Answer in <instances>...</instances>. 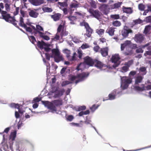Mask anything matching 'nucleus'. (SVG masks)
Wrapping results in <instances>:
<instances>
[{
	"instance_id": "1",
	"label": "nucleus",
	"mask_w": 151,
	"mask_h": 151,
	"mask_svg": "<svg viewBox=\"0 0 151 151\" xmlns=\"http://www.w3.org/2000/svg\"><path fill=\"white\" fill-rule=\"evenodd\" d=\"M83 63L88 66H104V64L102 62L96 59H93L88 56H86L83 58Z\"/></svg>"
},
{
	"instance_id": "2",
	"label": "nucleus",
	"mask_w": 151,
	"mask_h": 151,
	"mask_svg": "<svg viewBox=\"0 0 151 151\" xmlns=\"http://www.w3.org/2000/svg\"><path fill=\"white\" fill-rule=\"evenodd\" d=\"M1 15L3 19L6 22L12 24L17 28L19 27L17 23L18 21L15 19L14 17H11L10 14L8 13L6 11H3L1 13Z\"/></svg>"
},
{
	"instance_id": "3",
	"label": "nucleus",
	"mask_w": 151,
	"mask_h": 151,
	"mask_svg": "<svg viewBox=\"0 0 151 151\" xmlns=\"http://www.w3.org/2000/svg\"><path fill=\"white\" fill-rule=\"evenodd\" d=\"M121 79L123 89L127 88L129 85L131 83L132 81V79L131 78H128L126 76H121Z\"/></svg>"
},
{
	"instance_id": "4",
	"label": "nucleus",
	"mask_w": 151,
	"mask_h": 151,
	"mask_svg": "<svg viewBox=\"0 0 151 151\" xmlns=\"http://www.w3.org/2000/svg\"><path fill=\"white\" fill-rule=\"evenodd\" d=\"M89 73L88 72H83L77 74L76 76H72L69 80L71 81H73L76 78H80L81 80H83L89 76Z\"/></svg>"
},
{
	"instance_id": "5",
	"label": "nucleus",
	"mask_w": 151,
	"mask_h": 151,
	"mask_svg": "<svg viewBox=\"0 0 151 151\" xmlns=\"http://www.w3.org/2000/svg\"><path fill=\"white\" fill-rule=\"evenodd\" d=\"M145 38L144 35L141 33L136 34L134 37V41L137 43L141 44L145 40Z\"/></svg>"
},
{
	"instance_id": "6",
	"label": "nucleus",
	"mask_w": 151,
	"mask_h": 151,
	"mask_svg": "<svg viewBox=\"0 0 151 151\" xmlns=\"http://www.w3.org/2000/svg\"><path fill=\"white\" fill-rule=\"evenodd\" d=\"M120 58L118 54H115L113 55L111 58V60L112 63H114L115 65L114 66H118L120 63ZM112 66H114L113 65Z\"/></svg>"
},
{
	"instance_id": "7",
	"label": "nucleus",
	"mask_w": 151,
	"mask_h": 151,
	"mask_svg": "<svg viewBox=\"0 0 151 151\" xmlns=\"http://www.w3.org/2000/svg\"><path fill=\"white\" fill-rule=\"evenodd\" d=\"M132 33L133 31L132 29H129L128 26H125L122 31V34L124 37L126 38L128 37L129 33Z\"/></svg>"
},
{
	"instance_id": "8",
	"label": "nucleus",
	"mask_w": 151,
	"mask_h": 151,
	"mask_svg": "<svg viewBox=\"0 0 151 151\" xmlns=\"http://www.w3.org/2000/svg\"><path fill=\"white\" fill-rule=\"evenodd\" d=\"M89 12L94 17L99 20L100 18V17L102 14L101 12L98 10H94L91 9H90L89 10Z\"/></svg>"
},
{
	"instance_id": "9",
	"label": "nucleus",
	"mask_w": 151,
	"mask_h": 151,
	"mask_svg": "<svg viewBox=\"0 0 151 151\" xmlns=\"http://www.w3.org/2000/svg\"><path fill=\"white\" fill-rule=\"evenodd\" d=\"M29 2L33 5L35 6H40L44 3V0H28Z\"/></svg>"
},
{
	"instance_id": "10",
	"label": "nucleus",
	"mask_w": 151,
	"mask_h": 151,
	"mask_svg": "<svg viewBox=\"0 0 151 151\" xmlns=\"http://www.w3.org/2000/svg\"><path fill=\"white\" fill-rule=\"evenodd\" d=\"M109 49L108 47H105L100 49V52L103 57H106L108 55Z\"/></svg>"
},
{
	"instance_id": "11",
	"label": "nucleus",
	"mask_w": 151,
	"mask_h": 151,
	"mask_svg": "<svg viewBox=\"0 0 151 151\" xmlns=\"http://www.w3.org/2000/svg\"><path fill=\"white\" fill-rule=\"evenodd\" d=\"M28 10L29 11V14L30 16L35 18H37L38 17L39 14L36 12V9L32 10L29 9Z\"/></svg>"
},
{
	"instance_id": "12",
	"label": "nucleus",
	"mask_w": 151,
	"mask_h": 151,
	"mask_svg": "<svg viewBox=\"0 0 151 151\" xmlns=\"http://www.w3.org/2000/svg\"><path fill=\"white\" fill-rule=\"evenodd\" d=\"M64 92V91L63 90H58V89H56L53 93H55V94L54 97L55 98L59 97L62 96Z\"/></svg>"
},
{
	"instance_id": "13",
	"label": "nucleus",
	"mask_w": 151,
	"mask_h": 151,
	"mask_svg": "<svg viewBox=\"0 0 151 151\" xmlns=\"http://www.w3.org/2000/svg\"><path fill=\"white\" fill-rule=\"evenodd\" d=\"M86 33L84 34L86 35L88 37L91 36V34L93 32V30L90 27L89 25L86 28Z\"/></svg>"
},
{
	"instance_id": "14",
	"label": "nucleus",
	"mask_w": 151,
	"mask_h": 151,
	"mask_svg": "<svg viewBox=\"0 0 151 151\" xmlns=\"http://www.w3.org/2000/svg\"><path fill=\"white\" fill-rule=\"evenodd\" d=\"M52 102L54 105L57 107L60 106L62 105L63 104V100L61 99L54 100Z\"/></svg>"
},
{
	"instance_id": "15",
	"label": "nucleus",
	"mask_w": 151,
	"mask_h": 151,
	"mask_svg": "<svg viewBox=\"0 0 151 151\" xmlns=\"http://www.w3.org/2000/svg\"><path fill=\"white\" fill-rule=\"evenodd\" d=\"M61 14L60 13H55L54 14L51 15V18L54 21H56L59 20L61 17Z\"/></svg>"
},
{
	"instance_id": "16",
	"label": "nucleus",
	"mask_w": 151,
	"mask_h": 151,
	"mask_svg": "<svg viewBox=\"0 0 151 151\" xmlns=\"http://www.w3.org/2000/svg\"><path fill=\"white\" fill-rule=\"evenodd\" d=\"M36 29L35 32H34V33L35 34H37V33H38L40 35V32H42H42H44V29L42 27L39 25H37L36 26Z\"/></svg>"
},
{
	"instance_id": "17",
	"label": "nucleus",
	"mask_w": 151,
	"mask_h": 151,
	"mask_svg": "<svg viewBox=\"0 0 151 151\" xmlns=\"http://www.w3.org/2000/svg\"><path fill=\"white\" fill-rule=\"evenodd\" d=\"M115 28L113 27H109L106 30V32L108 33L109 35L112 36L114 35Z\"/></svg>"
},
{
	"instance_id": "18",
	"label": "nucleus",
	"mask_w": 151,
	"mask_h": 151,
	"mask_svg": "<svg viewBox=\"0 0 151 151\" xmlns=\"http://www.w3.org/2000/svg\"><path fill=\"white\" fill-rule=\"evenodd\" d=\"M48 108L50 109L52 112H56L57 111V108L52 102L50 103Z\"/></svg>"
},
{
	"instance_id": "19",
	"label": "nucleus",
	"mask_w": 151,
	"mask_h": 151,
	"mask_svg": "<svg viewBox=\"0 0 151 151\" xmlns=\"http://www.w3.org/2000/svg\"><path fill=\"white\" fill-rule=\"evenodd\" d=\"M54 59L55 61L58 63L61 60H63L64 59L63 55H60V53L58 55L54 56Z\"/></svg>"
},
{
	"instance_id": "20",
	"label": "nucleus",
	"mask_w": 151,
	"mask_h": 151,
	"mask_svg": "<svg viewBox=\"0 0 151 151\" xmlns=\"http://www.w3.org/2000/svg\"><path fill=\"white\" fill-rule=\"evenodd\" d=\"M122 9L123 12L126 13L127 14H130L132 12V10L130 7H126L124 6H123Z\"/></svg>"
},
{
	"instance_id": "21",
	"label": "nucleus",
	"mask_w": 151,
	"mask_h": 151,
	"mask_svg": "<svg viewBox=\"0 0 151 151\" xmlns=\"http://www.w3.org/2000/svg\"><path fill=\"white\" fill-rule=\"evenodd\" d=\"M141 86V87L139 86H135L134 88L135 90L139 91H142L145 90V85L144 84H142Z\"/></svg>"
},
{
	"instance_id": "22",
	"label": "nucleus",
	"mask_w": 151,
	"mask_h": 151,
	"mask_svg": "<svg viewBox=\"0 0 151 151\" xmlns=\"http://www.w3.org/2000/svg\"><path fill=\"white\" fill-rule=\"evenodd\" d=\"M75 1V2L71 3L70 5V8L71 10H72L73 9V8H77L79 7V6L80 4L76 1Z\"/></svg>"
},
{
	"instance_id": "23",
	"label": "nucleus",
	"mask_w": 151,
	"mask_h": 151,
	"mask_svg": "<svg viewBox=\"0 0 151 151\" xmlns=\"http://www.w3.org/2000/svg\"><path fill=\"white\" fill-rule=\"evenodd\" d=\"M116 96V93L115 92H111V93L108 96L109 99L106 100L104 99L103 101H104L106 100H108L109 99L112 100L114 99L115 98Z\"/></svg>"
},
{
	"instance_id": "24",
	"label": "nucleus",
	"mask_w": 151,
	"mask_h": 151,
	"mask_svg": "<svg viewBox=\"0 0 151 151\" xmlns=\"http://www.w3.org/2000/svg\"><path fill=\"white\" fill-rule=\"evenodd\" d=\"M46 45V44L43 41L41 42L38 41L37 43V46L41 49H42L43 48V46Z\"/></svg>"
},
{
	"instance_id": "25",
	"label": "nucleus",
	"mask_w": 151,
	"mask_h": 151,
	"mask_svg": "<svg viewBox=\"0 0 151 151\" xmlns=\"http://www.w3.org/2000/svg\"><path fill=\"white\" fill-rule=\"evenodd\" d=\"M131 41H126L125 43L121 44V50H124L125 48L129 45L130 44Z\"/></svg>"
},
{
	"instance_id": "26",
	"label": "nucleus",
	"mask_w": 151,
	"mask_h": 151,
	"mask_svg": "<svg viewBox=\"0 0 151 151\" xmlns=\"http://www.w3.org/2000/svg\"><path fill=\"white\" fill-rule=\"evenodd\" d=\"M16 135L17 131H16L11 132L9 137L10 139L12 141L14 140L16 137Z\"/></svg>"
},
{
	"instance_id": "27",
	"label": "nucleus",
	"mask_w": 151,
	"mask_h": 151,
	"mask_svg": "<svg viewBox=\"0 0 151 151\" xmlns=\"http://www.w3.org/2000/svg\"><path fill=\"white\" fill-rule=\"evenodd\" d=\"M58 4L60 5V8L61 9H63L64 8L67 7L68 6L67 2H58Z\"/></svg>"
},
{
	"instance_id": "28",
	"label": "nucleus",
	"mask_w": 151,
	"mask_h": 151,
	"mask_svg": "<svg viewBox=\"0 0 151 151\" xmlns=\"http://www.w3.org/2000/svg\"><path fill=\"white\" fill-rule=\"evenodd\" d=\"M143 77L141 76H137L135 79V85L138 84L140 83L142 81Z\"/></svg>"
},
{
	"instance_id": "29",
	"label": "nucleus",
	"mask_w": 151,
	"mask_h": 151,
	"mask_svg": "<svg viewBox=\"0 0 151 151\" xmlns=\"http://www.w3.org/2000/svg\"><path fill=\"white\" fill-rule=\"evenodd\" d=\"M19 25L23 27H26V24L24 22V19L22 17H20L19 20Z\"/></svg>"
},
{
	"instance_id": "30",
	"label": "nucleus",
	"mask_w": 151,
	"mask_h": 151,
	"mask_svg": "<svg viewBox=\"0 0 151 151\" xmlns=\"http://www.w3.org/2000/svg\"><path fill=\"white\" fill-rule=\"evenodd\" d=\"M112 25L114 27H119L121 25V22L118 21L116 20L113 21L112 23Z\"/></svg>"
},
{
	"instance_id": "31",
	"label": "nucleus",
	"mask_w": 151,
	"mask_h": 151,
	"mask_svg": "<svg viewBox=\"0 0 151 151\" xmlns=\"http://www.w3.org/2000/svg\"><path fill=\"white\" fill-rule=\"evenodd\" d=\"M40 35L39 36H40L44 39V40H50V37L47 35H44V33L43 32H40Z\"/></svg>"
},
{
	"instance_id": "32",
	"label": "nucleus",
	"mask_w": 151,
	"mask_h": 151,
	"mask_svg": "<svg viewBox=\"0 0 151 151\" xmlns=\"http://www.w3.org/2000/svg\"><path fill=\"white\" fill-rule=\"evenodd\" d=\"M104 30L103 29H97L96 30V32L100 36L104 34Z\"/></svg>"
},
{
	"instance_id": "33",
	"label": "nucleus",
	"mask_w": 151,
	"mask_h": 151,
	"mask_svg": "<svg viewBox=\"0 0 151 151\" xmlns=\"http://www.w3.org/2000/svg\"><path fill=\"white\" fill-rule=\"evenodd\" d=\"M52 53L54 54V56L58 55L59 54H60L59 50L58 49H52Z\"/></svg>"
},
{
	"instance_id": "34",
	"label": "nucleus",
	"mask_w": 151,
	"mask_h": 151,
	"mask_svg": "<svg viewBox=\"0 0 151 151\" xmlns=\"http://www.w3.org/2000/svg\"><path fill=\"white\" fill-rule=\"evenodd\" d=\"M76 56L77 54L76 52H74L72 57L70 56L69 60L70 61H72L76 60L77 59Z\"/></svg>"
},
{
	"instance_id": "35",
	"label": "nucleus",
	"mask_w": 151,
	"mask_h": 151,
	"mask_svg": "<svg viewBox=\"0 0 151 151\" xmlns=\"http://www.w3.org/2000/svg\"><path fill=\"white\" fill-rule=\"evenodd\" d=\"M68 18L70 21V23L71 24H74V21L76 20V17L74 16H70Z\"/></svg>"
},
{
	"instance_id": "36",
	"label": "nucleus",
	"mask_w": 151,
	"mask_h": 151,
	"mask_svg": "<svg viewBox=\"0 0 151 151\" xmlns=\"http://www.w3.org/2000/svg\"><path fill=\"white\" fill-rule=\"evenodd\" d=\"M151 29V26L150 25H147L145 27L144 31V33L147 34L150 31Z\"/></svg>"
},
{
	"instance_id": "37",
	"label": "nucleus",
	"mask_w": 151,
	"mask_h": 151,
	"mask_svg": "<svg viewBox=\"0 0 151 151\" xmlns=\"http://www.w3.org/2000/svg\"><path fill=\"white\" fill-rule=\"evenodd\" d=\"M110 17L114 19H117L120 18L119 15V14H111L110 15Z\"/></svg>"
},
{
	"instance_id": "38",
	"label": "nucleus",
	"mask_w": 151,
	"mask_h": 151,
	"mask_svg": "<svg viewBox=\"0 0 151 151\" xmlns=\"http://www.w3.org/2000/svg\"><path fill=\"white\" fill-rule=\"evenodd\" d=\"M65 53L66 54V56L68 60H69V59H70V51L68 50L65 49Z\"/></svg>"
},
{
	"instance_id": "39",
	"label": "nucleus",
	"mask_w": 151,
	"mask_h": 151,
	"mask_svg": "<svg viewBox=\"0 0 151 151\" xmlns=\"http://www.w3.org/2000/svg\"><path fill=\"white\" fill-rule=\"evenodd\" d=\"M10 106L13 108H19V105L18 104L12 103L10 104Z\"/></svg>"
},
{
	"instance_id": "40",
	"label": "nucleus",
	"mask_w": 151,
	"mask_h": 151,
	"mask_svg": "<svg viewBox=\"0 0 151 151\" xmlns=\"http://www.w3.org/2000/svg\"><path fill=\"white\" fill-rule=\"evenodd\" d=\"M72 83V82L69 81H63L61 83V86H62L63 87L66 85H68L69 84Z\"/></svg>"
},
{
	"instance_id": "41",
	"label": "nucleus",
	"mask_w": 151,
	"mask_h": 151,
	"mask_svg": "<svg viewBox=\"0 0 151 151\" xmlns=\"http://www.w3.org/2000/svg\"><path fill=\"white\" fill-rule=\"evenodd\" d=\"M133 63V60H131L127 62H125L124 65H125V66H130L132 65Z\"/></svg>"
},
{
	"instance_id": "42",
	"label": "nucleus",
	"mask_w": 151,
	"mask_h": 151,
	"mask_svg": "<svg viewBox=\"0 0 151 151\" xmlns=\"http://www.w3.org/2000/svg\"><path fill=\"white\" fill-rule=\"evenodd\" d=\"M43 10L45 12H51L52 11V9L48 7H45L43 8Z\"/></svg>"
},
{
	"instance_id": "43",
	"label": "nucleus",
	"mask_w": 151,
	"mask_h": 151,
	"mask_svg": "<svg viewBox=\"0 0 151 151\" xmlns=\"http://www.w3.org/2000/svg\"><path fill=\"white\" fill-rule=\"evenodd\" d=\"M139 71L143 73V75H145L147 73L146 69L145 67H142L139 68Z\"/></svg>"
},
{
	"instance_id": "44",
	"label": "nucleus",
	"mask_w": 151,
	"mask_h": 151,
	"mask_svg": "<svg viewBox=\"0 0 151 151\" xmlns=\"http://www.w3.org/2000/svg\"><path fill=\"white\" fill-rule=\"evenodd\" d=\"M5 7L6 11L9 12L10 10V4L8 3H6L5 4Z\"/></svg>"
},
{
	"instance_id": "45",
	"label": "nucleus",
	"mask_w": 151,
	"mask_h": 151,
	"mask_svg": "<svg viewBox=\"0 0 151 151\" xmlns=\"http://www.w3.org/2000/svg\"><path fill=\"white\" fill-rule=\"evenodd\" d=\"M145 6L142 4H140L138 5V8L139 10L143 11L145 9Z\"/></svg>"
},
{
	"instance_id": "46",
	"label": "nucleus",
	"mask_w": 151,
	"mask_h": 151,
	"mask_svg": "<svg viewBox=\"0 0 151 151\" xmlns=\"http://www.w3.org/2000/svg\"><path fill=\"white\" fill-rule=\"evenodd\" d=\"M133 22L135 24H140L142 23V20L140 19L135 20L133 21Z\"/></svg>"
},
{
	"instance_id": "47",
	"label": "nucleus",
	"mask_w": 151,
	"mask_h": 151,
	"mask_svg": "<svg viewBox=\"0 0 151 151\" xmlns=\"http://www.w3.org/2000/svg\"><path fill=\"white\" fill-rule=\"evenodd\" d=\"M122 4V2H118L117 3H115L114 5L115 9L118 8L119 7H120Z\"/></svg>"
},
{
	"instance_id": "48",
	"label": "nucleus",
	"mask_w": 151,
	"mask_h": 151,
	"mask_svg": "<svg viewBox=\"0 0 151 151\" xmlns=\"http://www.w3.org/2000/svg\"><path fill=\"white\" fill-rule=\"evenodd\" d=\"M99 105L96 106L95 104L93 105L91 107H90V109L92 111H95L99 106Z\"/></svg>"
},
{
	"instance_id": "49",
	"label": "nucleus",
	"mask_w": 151,
	"mask_h": 151,
	"mask_svg": "<svg viewBox=\"0 0 151 151\" xmlns=\"http://www.w3.org/2000/svg\"><path fill=\"white\" fill-rule=\"evenodd\" d=\"M80 25L81 26H84L85 28H86L89 25L87 22H81L80 23Z\"/></svg>"
},
{
	"instance_id": "50",
	"label": "nucleus",
	"mask_w": 151,
	"mask_h": 151,
	"mask_svg": "<svg viewBox=\"0 0 151 151\" xmlns=\"http://www.w3.org/2000/svg\"><path fill=\"white\" fill-rule=\"evenodd\" d=\"M42 104H44L45 106H47L48 107L49 106V105L50 104V103L51 102H50L48 101H42Z\"/></svg>"
},
{
	"instance_id": "51",
	"label": "nucleus",
	"mask_w": 151,
	"mask_h": 151,
	"mask_svg": "<svg viewBox=\"0 0 151 151\" xmlns=\"http://www.w3.org/2000/svg\"><path fill=\"white\" fill-rule=\"evenodd\" d=\"M41 100V98H39L38 97H36L34 99L33 101L34 103H37L40 101Z\"/></svg>"
},
{
	"instance_id": "52",
	"label": "nucleus",
	"mask_w": 151,
	"mask_h": 151,
	"mask_svg": "<svg viewBox=\"0 0 151 151\" xmlns=\"http://www.w3.org/2000/svg\"><path fill=\"white\" fill-rule=\"evenodd\" d=\"M29 39L30 41L33 44H34L35 42H36V39L35 37L33 36H31L29 37Z\"/></svg>"
},
{
	"instance_id": "53",
	"label": "nucleus",
	"mask_w": 151,
	"mask_h": 151,
	"mask_svg": "<svg viewBox=\"0 0 151 151\" xmlns=\"http://www.w3.org/2000/svg\"><path fill=\"white\" fill-rule=\"evenodd\" d=\"M68 34V33L66 31L63 30L60 34V36L61 37H63V36L67 35Z\"/></svg>"
},
{
	"instance_id": "54",
	"label": "nucleus",
	"mask_w": 151,
	"mask_h": 151,
	"mask_svg": "<svg viewBox=\"0 0 151 151\" xmlns=\"http://www.w3.org/2000/svg\"><path fill=\"white\" fill-rule=\"evenodd\" d=\"M74 118V117L72 115H69L67 117V120L68 121H71Z\"/></svg>"
},
{
	"instance_id": "55",
	"label": "nucleus",
	"mask_w": 151,
	"mask_h": 151,
	"mask_svg": "<svg viewBox=\"0 0 151 151\" xmlns=\"http://www.w3.org/2000/svg\"><path fill=\"white\" fill-rule=\"evenodd\" d=\"M86 109V106H81L79 107L78 109V111H79L83 110H84Z\"/></svg>"
},
{
	"instance_id": "56",
	"label": "nucleus",
	"mask_w": 151,
	"mask_h": 151,
	"mask_svg": "<svg viewBox=\"0 0 151 151\" xmlns=\"http://www.w3.org/2000/svg\"><path fill=\"white\" fill-rule=\"evenodd\" d=\"M71 124L75 126L78 127H81L83 125V124H79L78 123H76L74 122L72 123Z\"/></svg>"
},
{
	"instance_id": "57",
	"label": "nucleus",
	"mask_w": 151,
	"mask_h": 151,
	"mask_svg": "<svg viewBox=\"0 0 151 151\" xmlns=\"http://www.w3.org/2000/svg\"><path fill=\"white\" fill-rule=\"evenodd\" d=\"M78 57L79 59H81L83 55L82 51L78 50Z\"/></svg>"
},
{
	"instance_id": "58",
	"label": "nucleus",
	"mask_w": 151,
	"mask_h": 151,
	"mask_svg": "<svg viewBox=\"0 0 151 151\" xmlns=\"http://www.w3.org/2000/svg\"><path fill=\"white\" fill-rule=\"evenodd\" d=\"M143 51V50L142 49V48H138L136 50V52L137 53H142Z\"/></svg>"
},
{
	"instance_id": "59",
	"label": "nucleus",
	"mask_w": 151,
	"mask_h": 151,
	"mask_svg": "<svg viewBox=\"0 0 151 151\" xmlns=\"http://www.w3.org/2000/svg\"><path fill=\"white\" fill-rule=\"evenodd\" d=\"M99 49L100 47L98 45L95 46L93 48L94 50L96 52H98Z\"/></svg>"
},
{
	"instance_id": "60",
	"label": "nucleus",
	"mask_w": 151,
	"mask_h": 151,
	"mask_svg": "<svg viewBox=\"0 0 151 151\" xmlns=\"http://www.w3.org/2000/svg\"><path fill=\"white\" fill-rule=\"evenodd\" d=\"M25 29H26V30L27 31L29 32H31L32 31V30L31 27H27L26 26V27H24Z\"/></svg>"
},
{
	"instance_id": "61",
	"label": "nucleus",
	"mask_w": 151,
	"mask_h": 151,
	"mask_svg": "<svg viewBox=\"0 0 151 151\" xmlns=\"http://www.w3.org/2000/svg\"><path fill=\"white\" fill-rule=\"evenodd\" d=\"M19 7H16V10L14 12V15H17L19 12Z\"/></svg>"
},
{
	"instance_id": "62",
	"label": "nucleus",
	"mask_w": 151,
	"mask_h": 151,
	"mask_svg": "<svg viewBox=\"0 0 151 151\" xmlns=\"http://www.w3.org/2000/svg\"><path fill=\"white\" fill-rule=\"evenodd\" d=\"M145 20L147 22H151V16L146 17Z\"/></svg>"
},
{
	"instance_id": "63",
	"label": "nucleus",
	"mask_w": 151,
	"mask_h": 151,
	"mask_svg": "<svg viewBox=\"0 0 151 151\" xmlns=\"http://www.w3.org/2000/svg\"><path fill=\"white\" fill-rule=\"evenodd\" d=\"M91 4L92 7H93L94 8H96V5L95 1H92L91 2Z\"/></svg>"
},
{
	"instance_id": "64",
	"label": "nucleus",
	"mask_w": 151,
	"mask_h": 151,
	"mask_svg": "<svg viewBox=\"0 0 151 151\" xmlns=\"http://www.w3.org/2000/svg\"><path fill=\"white\" fill-rule=\"evenodd\" d=\"M144 55L145 56H146L147 55H151V51H146L144 53Z\"/></svg>"
}]
</instances>
